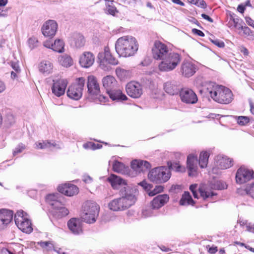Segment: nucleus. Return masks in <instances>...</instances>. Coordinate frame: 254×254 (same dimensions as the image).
Returning a JSON list of instances; mask_svg holds the SVG:
<instances>
[{"label": "nucleus", "instance_id": "obj_1", "mask_svg": "<svg viewBox=\"0 0 254 254\" xmlns=\"http://www.w3.org/2000/svg\"><path fill=\"white\" fill-rule=\"evenodd\" d=\"M121 197L116 198L108 204L110 209L114 211H121L127 209L135 201L136 190L129 186L120 190Z\"/></svg>", "mask_w": 254, "mask_h": 254}, {"label": "nucleus", "instance_id": "obj_2", "mask_svg": "<svg viewBox=\"0 0 254 254\" xmlns=\"http://www.w3.org/2000/svg\"><path fill=\"white\" fill-rule=\"evenodd\" d=\"M139 45L136 39L130 35L124 36L117 39L115 49L120 57L133 56L138 50Z\"/></svg>", "mask_w": 254, "mask_h": 254}, {"label": "nucleus", "instance_id": "obj_3", "mask_svg": "<svg viewBox=\"0 0 254 254\" xmlns=\"http://www.w3.org/2000/svg\"><path fill=\"white\" fill-rule=\"evenodd\" d=\"M204 90L214 101L220 104H227L233 99V95L230 89L213 82L206 83Z\"/></svg>", "mask_w": 254, "mask_h": 254}, {"label": "nucleus", "instance_id": "obj_4", "mask_svg": "<svg viewBox=\"0 0 254 254\" xmlns=\"http://www.w3.org/2000/svg\"><path fill=\"white\" fill-rule=\"evenodd\" d=\"M99 206L94 201H87L82 206L81 219L87 223H94L99 215Z\"/></svg>", "mask_w": 254, "mask_h": 254}, {"label": "nucleus", "instance_id": "obj_5", "mask_svg": "<svg viewBox=\"0 0 254 254\" xmlns=\"http://www.w3.org/2000/svg\"><path fill=\"white\" fill-rule=\"evenodd\" d=\"M170 169L165 166L156 167L151 170L148 178L152 182L162 184L167 182L171 177Z\"/></svg>", "mask_w": 254, "mask_h": 254}, {"label": "nucleus", "instance_id": "obj_6", "mask_svg": "<svg viewBox=\"0 0 254 254\" xmlns=\"http://www.w3.org/2000/svg\"><path fill=\"white\" fill-rule=\"evenodd\" d=\"M181 56L176 53L171 52L158 65L159 70L163 72H169L173 70L180 64Z\"/></svg>", "mask_w": 254, "mask_h": 254}, {"label": "nucleus", "instance_id": "obj_7", "mask_svg": "<svg viewBox=\"0 0 254 254\" xmlns=\"http://www.w3.org/2000/svg\"><path fill=\"white\" fill-rule=\"evenodd\" d=\"M15 223L23 232L30 234L33 231L31 221L27 214L23 210L18 211L14 216Z\"/></svg>", "mask_w": 254, "mask_h": 254}, {"label": "nucleus", "instance_id": "obj_8", "mask_svg": "<svg viewBox=\"0 0 254 254\" xmlns=\"http://www.w3.org/2000/svg\"><path fill=\"white\" fill-rule=\"evenodd\" d=\"M98 58L100 67L105 71L111 70L110 65H116L119 63L118 60L112 56L108 47H105L103 52L99 53Z\"/></svg>", "mask_w": 254, "mask_h": 254}, {"label": "nucleus", "instance_id": "obj_9", "mask_svg": "<svg viewBox=\"0 0 254 254\" xmlns=\"http://www.w3.org/2000/svg\"><path fill=\"white\" fill-rule=\"evenodd\" d=\"M190 190L192 192L194 198H202L203 200H206L212 197L215 194L206 185H202L197 188L196 184L191 185L190 187Z\"/></svg>", "mask_w": 254, "mask_h": 254}, {"label": "nucleus", "instance_id": "obj_10", "mask_svg": "<svg viewBox=\"0 0 254 254\" xmlns=\"http://www.w3.org/2000/svg\"><path fill=\"white\" fill-rule=\"evenodd\" d=\"M85 79L83 77L78 78L76 83L71 85L67 90V95L71 99L77 100L82 95V91L85 84Z\"/></svg>", "mask_w": 254, "mask_h": 254}, {"label": "nucleus", "instance_id": "obj_11", "mask_svg": "<svg viewBox=\"0 0 254 254\" xmlns=\"http://www.w3.org/2000/svg\"><path fill=\"white\" fill-rule=\"evenodd\" d=\"M152 52L153 58L157 60H162L170 53L168 47L160 41L154 43Z\"/></svg>", "mask_w": 254, "mask_h": 254}, {"label": "nucleus", "instance_id": "obj_12", "mask_svg": "<svg viewBox=\"0 0 254 254\" xmlns=\"http://www.w3.org/2000/svg\"><path fill=\"white\" fill-rule=\"evenodd\" d=\"M215 166L213 168L212 171L215 174H218L217 169H227L233 165V160L227 156L223 155H218L215 158Z\"/></svg>", "mask_w": 254, "mask_h": 254}, {"label": "nucleus", "instance_id": "obj_13", "mask_svg": "<svg viewBox=\"0 0 254 254\" xmlns=\"http://www.w3.org/2000/svg\"><path fill=\"white\" fill-rule=\"evenodd\" d=\"M254 175V172L245 167L242 166L239 168L236 174L237 183L242 184L250 181Z\"/></svg>", "mask_w": 254, "mask_h": 254}, {"label": "nucleus", "instance_id": "obj_14", "mask_svg": "<svg viewBox=\"0 0 254 254\" xmlns=\"http://www.w3.org/2000/svg\"><path fill=\"white\" fill-rule=\"evenodd\" d=\"M58 24L56 21L48 20L44 23L41 27L42 34L46 37L53 38L56 34Z\"/></svg>", "mask_w": 254, "mask_h": 254}, {"label": "nucleus", "instance_id": "obj_15", "mask_svg": "<svg viewBox=\"0 0 254 254\" xmlns=\"http://www.w3.org/2000/svg\"><path fill=\"white\" fill-rule=\"evenodd\" d=\"M62 197L59 199L53 202L50 205L52 207L53 215L57 218H61L66 216L69 211L61 202Z\"/></svg>", "mask_w": 254, "mask_h": 254}, {"label": "nucleus", "instance_id": "obj_16", "mask_svg": "<svg viewBox=\"0 0 254 254\" xmlns=\"http://www.w3.org/2000/svg\"><path fill=\"white\" fill-rule=\"evenodd\" d=\"M127 94L131 97L137 98L142 94V88L141 84L138 82L131 81L126 85Z\"/></svg>", "mask_w": 254, "mask_h": 254}, {"label": "nucleus", "instance_id": "obj_17", "mask_svg": "<svg viewBox=\"0 0 254 254\" xmlns=\"http://www.w3.org/2000/svg\"><path fill=\"white\" fill-rule=\"evenodd\" d=\"M180 96L181 101L186 104H193L197 101V97L196 94L190 89H182L180 92Z\"/></svg>", "mask_w": 254, "mask_h": 254}, {"label": "nucleus", "instance_id": "obj_18", "mask_svg": "<svg viewBox=\"0 0 254 254\" xmlns=\"http://www.w3.org/2000/svg\"><path fill=\"white\" fill-rule=\"evenodd\" d=\"M67 84V81L64 79L54 80L52 88V92L56 96L60 97L64 94Z\"/></svg>", "mask_w": 254, "mask_h": 254}, {"label": "nucleus", "instance_id": "obj_19", "mask_svg": "<svg viewBox=\"0 0 254 254\" xmlns=\"http://www.w3.org/2000/svg\"><path fill=\"white\" fill-rule=\"evenodd\" d=\"M13 214L11 210L5 209L0 210V230L6 228L12 220Z\"/></svg>", "mask_w": 254, "mask_h": 254}, {"label": "nucleus", "instance_id": "obj_20", "mask_svg": "<svg viewBox=\"0 0 254 254\" xmlns=\"http://www.w3.org/2000/svg\"><path fill=\"white\" fill-rule=\"evenodd\" d=\"M196 71V65L190 61H184L181 64V72L184 76L190 77L192 76Z\"/></svg>", "mask_w": 254, "mask_h": 254}, {"label": "nucleus", "instance_id": "obj_21", "mask_svg": "<svg viewBox=\"0 0 254 254\" xmlns=\"http://www.w3.org/2000/svg\"><path fill=\"white\" fill-rule=\"evenodd\" d=\"M87 88L91 96H97L99 94L100 87L96 78L93 75H89L87 78Z\"/></svg>", "mask_w": 254, "mask_h": 254}, {"label": "nucleus", "instance_id": "obj_22", "mask_svg": "<svg viewBox=\"0 0 254 254\" xmlns=\"http://www.w3.org/2000/svg\"><path fill=\"white\" fill-rule=\"evenodd\" d=\"M58 189L59 192L68 196L77 194L79 191L77 186L71 184L61 185L58 187Z\"/></svg>", "mask_w": 254, "mask_h": 254}, {"label": "nucleus", "instance_id": "obj_23", "mask_svg": "<svg viewBox=\"0 0 254 254\" xmlns=\"http://www.w3.org/2000/svg\"><path fill=\"white\" fill-rule=\"evenodd\" d=\"M187 169L189 175L190 177L195 176L197 170V156L194 154H190L187 158Z\"/></svg>", "mask_w": 254, "mask_h": 254}, {"label": "nucleus", "instance_id": "obj_24", "mask_svg": "<svg viewBox=\"0 0 254 254\" xmlns=\"http://www.w3.org/2000/svg\"><path fill=\"white\" fill-rule=\"evenodd\" d=\"M95 57L93 54L90 52H85L82 53L79 58L80 65L85 68L90 67L94 63Z\"/></svg>", "mask_w": 254, "mask_h": 254}, {"label": "nucleus", "instance_id": "obj_25", "mask_svg": "<svg viewBox=\"0 0 254 254\" xmlns=\"http://www.w3.org/2000/svg\"><path fill=\"white\" fill-rule=\"evenodd\" d=\"M131 167L136 173H140L150 169L151 165L147 161L134 160L131 163Z\"/></svg>", "mask_w": 254, "mask_h": 254}, {"label": "nucleus", "instance_id": "obj_26", "mask_svg": "<svg viewBox=\"0 0 254 254\" xmlns=\"http://www.w3.org/2000/svg\"><path fill=\"white\" fill-rule=\"evenodd\" d=\"M108 181L114 189H120L121 190L124 189L125 187L128 186L125 180L114 174H112L108 177Z\"/></svg>", "mask_w": 254, "mask_h": 254}, {"label": "nucleus", "instance_id": "obj_27", "mask_svg": "<svg viewBox=\"0 0 254 254\" xmlns=\"http://www.w3.org/2000/svg\"><path fill=\"white\" fill-rule=\"evenodd\" d=\"M69 230L75 235H78L82 232L81 223L79 219L73 218L67 222Z\"/></svg>", "mask_w": 254, "mask_h": 254}, {"label": "nucleus", "instance_id": "obj_28", "mask_svg": "<svg viewBox=\"0 0 254 254\" xmlns=\"http://www.w3.org/2000/svg\"><path fill=\"white\" fill-rule=\"evenodd\" d=\"M38 69L40 72L44 75H48L53 73L54 65L50 61L43 60L39 63Z\"/></svg>", "mask_w": 254, "mask_h": 254}, {"label": "nucleus", "instance_id": "obj_29", "mask_svg": "<svg viewBox=\"0 0 254 254\" xmlns=\"http://www.w3.org/2000/svg\"><path fill=\"white\" fill-rule=\"evenodd\" d=\"M169 197L167 194H164L157 195L151 201L152 208L158 209L161 208L169 201Z\"/></svg>", "mask_w": 254, "mask_h": 254}, {"label": "nucleus", "instance_id": "obj_30", "mask_svg": "<svg viewBox=\"0 0 254 254\" xmlns=\"http://www.w3.org/2000/svg\"><path fill=\"white\" fill-rule=\"evenodd\" d=\"M35 148L36 149H50L52 150L54 148L60 149L62 148V146L57 143L55 141H51L48 140H42V141H39L35 142Z\"/></svg>", "mask_w": 254, "mask_h": 254}, {"label": "nucleus", "instance_id": "obj_31", "mask_svg": "<svg viewBox=\"0 0 254 254\" xmlns=\"http://www.w3.org/2000/svg\"><path fill=\"white\" fill-rule=\"evenodd\" d=\"M102 81L103 85L107 93L114 88H117L118 86L116 79L111 75H107L103 77Z\"/></svg>", "mask_w": 254, "mask_h": 254}, {"label": "nucleus", "instance_id": "obj_32", "mask_svg": "<svg viewBox=\"0 0 254 254\" xmlns=\"http://www.w3.org/2000/svg\"><path fill=\"white\" fill-rule=\"evenodd\" d=\"M110 98L113 100L124 101L126 100L127 98L120 89L114 88L109 91L108 93Z\"/></svg>", "mask_w": 254, "mask_h": 254}, {"label": "nucleus", "instance_id": "obj_33", "mask_svg": "<svg viewBox=\"0 0 254 254\" xmlns=\"http://www.w3.org/2000/svg\"><path fill=\"white\" fill-rule=\"evenodd\" d=\"M165 91L170 95L177 94L179 92V88L177 83L174 81L166 82L164 85Z\"/></svg>", "mask_w": 254, "mask_h": 254}, {"label": "nucleus", "instance_id": "obj_34", "mask_svg": "<svg viewBox=\"0 0 254 254\" xmlns=\"http://www.w3.org/2000/svg\"><path fill=\"white\" fill-rule=\"evenodd\" d=\"M85 39L84 37L80 33H74L72 36V44L77 48L84 46Z\"/></svg>", "mask_w": 254, "mask_h": 254}, {"label": "nucleus", "instance_id": "obj_35", "mask_svg": "<svg viewBox=\"0 0 254 254\" xmlns=\"http://www.w3.org/2000/svg\"><path fill=\"white\" fill-rule=\"evenodd\" d=\"M58 61L61 65L65 67H69L73 64L72 58L66 54L60 56L58 58Z\"/></svg>", "mask_w": 254, "mask_h": 254}, {"label": "nucleus", "instance_id": "obj_36", "mask_svg": "<svg viewBox=\"0 0 254 254\" xmlns=\"http://www.w3.org/2000/svg\"><path fill=\"white\" fill-rule=\"evenodd\" d=\"M240 19L234 13L230 14V20L228 26L230 28H235L239 31L242 28V25L240 23Z\"/></svg>", "mask_w": 254, "mask_h": 254}, {"label": "nucleus", "instance_id": "obj_37", "mask_svg": "<svg viewBox=\"0 0 254 254\" xmlns=\"http://www.w3.org/2000/svg\"><path fill=\"white\" fill-rule=\"evenodd\" d=\"M210 155L209 152L201 151L199 154L198 164L200 168H204L207 166L208 158Z\"/></svg>", "mask_w": 254, "mask_h": 254}, {"label": "nucleus", "instance_id": "obj_38", "mask_svg": "<svg viewBox=\"0 0 254 254\" xmlns=\"http://www.w3.org/2000/svg\"><path fill=\"white\" fill-rule=\"evenodd\" d=\"M112 167L114 172L122 174L126 173L128 170V167H126L123 163L117 160H115L113 162Z\"/></svg>", "mask_w": 254, "mask_h": 254}, {"label": "nucleus", "instance_id": "obj_39", "mask_svg": "<svg viewBox=\"0 0 254 254\" xmlns=\"http://www.w3.org/2000/svg\"><path fill=\"white\" fill-rule=\"evenodd\" d=\"M64 41L60 39H56L53 43L52 50L55 52L62 53L64 51Z\"/></svg>", "mask_w": 254, "mask_h": 254}, {"label": "nucleus", "instance_id": "obj_40", "mask_svg": "<svg viewBox=\"0 0 254 254\" xmlns=\"http://www.w3.org/2000/svg\"><path fill=\"white\" fill-rule=\"evenodd\" d=\"M193 204L194 201L190 193L188 191L185 192L180 200V204L181 205H193Z\"/></svg>", "mask_w": 254, "mask_h": 254}, {"label": "nucleus", "instance_id": "obj_41", "mask_svg": "<svg viewBox=\"0 0 254 254\" xmlns=\"http://www.w3.org/2000/svg\"><path fill=\"white\" fill-rule=\"evenodd\" d=\"M106 3L105 12L106 13L114 15L118 12L116 7L114 5L112 0H105Z\"/></svg>", "mask_w": 254, "mask_h": 254}, {"label": "nucleus", "instance_id": "obj_42", "mask_svg": "<svg viewBox=\"0 0 254 254\" xmlns=\"http://www.w3.org/2000/svg\"><path fill=\"white\" fill-rule=\"evenodd\" d=\"M117 76L121 79L124 80L129 76V71L118 67L116 69Z\"/></svg>", "mask_w": 254, "mask_h": 254}, {"label": "nucleus", "instance_id": "obj_43", "mask_svg": "<svg viewBox=\"0 0 254 254\" xmlns=\"http://www.w3.org/2000/svg\"><path fill=\"white\" fill-rule=\"evenodd\" d=\"M38 244L43 249H45L47 251H51L54 249V244L52 242L50 241H46L43 242L41 241L38 242Z\"/></svg>", "mask_w": 254, "mask_h": 254}, {"label": "nucleus", "instance_id": "obj_44", "mask_svg": "<svg viewBox=\"0 0 254 254\" xmlns=\"http://www.w3.org/2000/svg\"><path fill=\"white\" fill-rule=\"evenodd\" d=\"M61 196L59 194H49L47 195L46 199V201L51 205L53 202L59 199Z\"/></svg>", "mask_w": 254, "mask_h": 254}, {"label": "nucleus", "instance_id": "obj_45", "mask_svg": "<svg viewBox=\"0 0 254 254\" xmlns=\"http://www.w3.org/2000/svg\"><path fill=\"white\" fill-rule=\"evenodd\" d=\"M237 123L241 126H245L250 122V119L247 116H238L237 117Z\"/></svg>", "mask_w": 254, "mask_h": 254}, {"label": "nucleus", "instance_id": "obj_46", "mask_svg": "<svg viewBox=\"0 0 254 254\" xmlns=\"http://www.w3.org/2000/svg\"><path fill=\"white\" fill-rule=\"evenodd\" d=\"M172 169L175 170L177 172H183L185 171V168L182 166L179 162H175L170 166Z\"/></svg>", "mask_w": 254, "mask_h": 254}, {"label": "nucleus", "instance_id": "obj_47", "mask_svg": "<svg viewBox=\"0 0 254 254\" xmlns=\"http://www.w3.org/2000/svg\"><path fill=\"white\" fill-rule=\"evenodd\" d=\"M245 190L247 194L254 199V183L248 185Z\"/></svg>", "mask_w": 254, "mask_h": 254}, {"label": "nucleus", "instance_id": "obj_48", "mask_svg": "<svg viewBox=\"0 0 254 254\" xmlns=\"http://www.w3.org/2000/svg\"><path fill=\"white\" fill-rule=\"evenodd\" d=\"M38 41L36 37H32L28 40L29 47L31 49H33L38 46Z\"/></svg>", "mask_w": 254, "mask_h": 254}, {"label": "nucleus", "instance_id": "obj_49", "mask_svg": "<svg viewBox=\"0 0 254 254\" xmlns=\"http://www.w3.org/2000/svg\"><path fill=\"white\" fill-rule=\"evenodd\" d=\"M163 191V187L162 186H156L155 188L148 192V195L150 196H153L156 194L160 193Z\"/></svg>", "mask_w": 254, "mask_h": 254}, {"label": "nucleus", "instance_id": "obj_50", "mask_svg": "<svg viewBox=\"0 0 254 254\" xmlns=\"http://www.w3.org/2000/svg\"><path fill=\"white\" fill-rule=\"evenodd\" d=\"M153 214V212L152 208L148 207L145 209H144L142 211V217L143 218H147L152 216Z\"/></svg>", "mask_w": 254, "mask_h": 254}, {"label": "nucleus", "instance_id": "obj_51", "mask_svg": "<svg viewBox=\"0 0 254 254\" xmlns=\"http://www.w3.org/2000/svg\"><path fill=\"white\" fill-rule=\"evenodd\" d=\"M95 96V98L96 100V102L98 101L101 104H103V103H106L108 100V98L107 97L104 96L103 95H99L98 94L97 96Z\"/></svg>", "mask_w": 254, "mask_h": 254}, {"label": "nucleus", "instance_id": "obj_52", "mask_svg": "<svg viewBox=\"0 0 254 254\" xmlns=\"http://www.w3.org/2000/svg\"><path fill=\"white\" fill-rule=\"evenodd\" d=\"M25 148V146L22 143H20L18 145V146L15 148L13 152V155L14 156L16 154L21 153L24 149Z\"/></svg>", "mask_w": 254, "mask_h": 254}, {"label": "nucleus", "instance_id": "obj_53", "mask_svg": "<svg viewBox=\"0 0 254 254\" xmlns=\"http://www.w3.org/2000/svg\"><path fill=\"white\" fill-rule=\"evenodd\" d=\"M10 65L14 71L17 72H20L21 69L17 62L13 61L10 62Z\"/></svg>", "mask_w": 254, "mask_h": 254}, {"label": "nucleus", "instance_id": "obj_54", "mask_svg": "<svg viewBox=\"0 0 254 254\" xmlns=\"http://www.w3.org/2000/svg\"><path fill=\"white\" fill-rule=\"evenodd\" d=\"M43 46L48 49H52L53 46V42L52 40L48 39L43 42Z\"/></svg>", "mask_w": 254, "mask_h": 254}, {"label": "nucleus", "instance_id": "obj_55", "mask_svg": "<svg viewBox=\"0 0 254 254\" xmlns=\"http://www.w3.org/2000/svg\"><path fill=\"white\" fill-rule=\"evenodd\" d=\"M212 43L219 48H223L225 46L224 43L218 39L211 40Z\"/></svg>", "mask_w": 254, "mask_h": 254}, {"label": "nucleus", "instance_id": "obj_56", "mask_svg": "<svg viewBox=\"0 0 254 254\" xmlns=\"http://www.w3.org/2000/svg\"><path fill=\"white\" fill-rule=\"evenodd\" d=\"M83 147L85 149H96L95 144L91 142L84 143Z\"/></svg>", "mask_w": 254, "mask_h": 254}, {"label": "nucleus", "instance_id": "obj_57", "mask_svg": "<svg viewBox=\"0 0 254 254\" xmlns=\"http://www.w3.org/2000/svg\"><path fill=\"white\" fill-rule=\"evenodd\" d=\"M240 30H242L243 31V34L246 35H249L251 32V30L249 27L243 26L242 25V28H240Z\"/></svg>", "mask_w": 254, "mask_h": 254}, {"label": "nucleus", "instance_id": "obj_58", "mask_svg": "<svg viewBox=\"0 0 254 254\" xmlns=\"http://www.w3.org/2000/svg\"><path fill=\"white\" fill-rule=\"evenodd\" d=\"M195 5L203 8H205L206 5V3L203 0H198Z\"/></svg>", "mask_w": 254, "mask_h": 254}, {"label": "nucleus", "instance_id": "obj_59", "mask_svg": "<svg viewBox=\"0 0 254 254\" xmlns=\"http://www.w3.org/2000/svg\"><path fill=\"white\" fill-rule=\"evenodd\" d=\"M83 181L86 183H90L92 182V178L88 175H84Z\"/></svg>", "mask_w": 254, "mask_h": 254}, {"label": "nucleus", "instance_id": "obj_60", "mask_svg": "<svg viewBox=\"0 0 254 254\" xmlns=\"http://www.w3.org/2000/svg\"><path fill=\"white\" fill-rule=\"evenodd\" d=\"M247 231L250 232H254V223H249L247 225Z\"/></svg>", "mask_w": 254, "mask_h": 254}, {"label": "nucleus", "instance_id": "obj_61", "mask_svg": "<svg viewBox=\"0 0 254 254\" xmlns=\"http://www.w3.org/2000/svg\"><path fill=\"white\" fill-rule=\"evenodd\" d=\"M192 31L193 33L197 34L199 36L203 37L204 36V33L200 30L197 29H193Z\"/></svg>", "mask_w": 254, "mask_h": 254}, {"label": "nucleus", "instance_id": "obj_62", "mask_svg": "<svg viewBox=\"0 0 254 254\" xmlns=\"http://www.w3.org/2000/svg\"><path fill=\"white\" fill-rule=\"evenodd\" d=\"M246 21L247 24L254 28V21L250 17H246Z\"/></svg>", "mask_w": 254, "mask_h": 254}, {"label": "nucleus", "instance_id": "obj_63", "mask_svg": "<svg viewBox=\"0 0 254 254\" xmlns=\"http://www.w3.org/2000/svg\"><path fill=\"white\" fill-rule=\"evenodd\" d=\"M20 72H17L16 71H12L11 72V78L12 79H17L18 77V75L20 73Z\"/></svg>", "mask_w": 254, "mask_h": 254}, {"label": "nucleus", "instance_id": "obj_64", "mask_svg": "<svg viewBox=\"0 0 254 254\" xmlns=\"http://www.w3.org/2000/svg\"><path fill=\"white\" fill-rule=\"evenodd\" d=\"M208 252L211 254H214L217 251V248L216 247H212L209 249Z\"/></svg>", "mask_w": 254, "mask_h": 254}]
</instances>
